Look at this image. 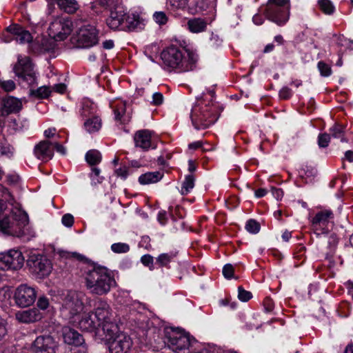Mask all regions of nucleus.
<instances>
[{"label":"nucleus","instance_id":"obj_5","mask_svg":"<svg viewBox=\"0 0 353 353\" xmlns=\"http://www.w3.org/2000/svg\"><path fill=\"white\" fill-rule=\"evenodd\" d=\"M166 343L169 348L177 353H201L198 349L199 343L191 339L190 335L178 332L174 330L168 332L166 334Z\"/></svg>","mask_w":353,"mask_h":353},{"label":"nucleus","instance_id":"obj_23","mask_svg":"<svg viewBox=\"0 0 353 353\" xmlns=\"http://www.w3.org/2000/svg\"><path fill=\"white\" fill-rule=\"evenodd\" d=\"M62 335L64 342L68 345L81 346L84 343L83 336L68 326L62 328Z\"/></svg>","mask_w":353,"mask_h":353},{"label":"nucleus","instance_id":"obj_13","mask_svg":"<svg viewBox=\"0 0 353 353\" xmlns=\"http://www.w3.org/2000/svg\"><path fill=\"white\" fill-rule=\"evenodd\" d=\"M334 214L331 210H323L317 212L312 218L311 223L312 230L316 236L327 234L329 225L332 224Z\"/></svg>","mask_w":353,"mask_h":353},{"label":"nucleus","instance_id":"obj_63","mask_svg":"<svg viewBox=\"0 0 353 353\" xmlns=\"http://www.w3.org/2000/svg\"><path fill=\"white\" fill-rule=\"evenodd\" d=\"M271 192L273 196L278 201L281 200L283 196V192L281 189L272 188Z\"/></svg>","mask_w":353,"mask_h":353},{"label":"nucleus","instance_id":"obj_35","mask_svg":"<svg viewBox=\"0 0 353 353\" xmlns=\"http://www.w3.org/2000/svg\"><path fill=\"white\" fill-rule=\"evenodd\" d=\"M195 179L192 174H188L185 176L181 187V194H188L194 186Z\"/></svg>","mask_w":353,"mask_h":353},{"label":"nucleus","instance_id":"obj_14","mask_svg":"<svg viewBox=\"0 0 353 353\" xmlns=\"http://www.w3.org/2000/svg\"><path fill=\"white\" fill-rule=\"evenodd\" d=\"M36 297L35 290L27 285H19L14 292L15 302L21 307L31 305L34 302Z\"/></svg>","mask_w":353,"mask_h":353},{"label":"nucleus","instance_id":"obj_38","mask_svg":"<svg viewBox=\"0 0 353 353\" xmlns=\"http://www.w3.org/2000/svg\"><path fill=\"white\" fill-rule=\"evenodd\" d=\"M318 4L321 11L325 14H332L334 12V6L330 0H319Z\"/></svg>","mask_w":353,"mask_h":353},{"label":"nucleus","instance_id":"obj_26","mask_svg":"<svg viewBox=\"0 0 353 353\" xmlns=\"http://www.w3.org/2000/svg\"><path fill=\"white\" fill-rule=\"evenodd\" d=\"M54 41L47 38L37 39V40L32 44V49L35 53H45L54 49Z\"/></svg>","mask_w":353,"mask_h":353},{"label":"nucleus","instance_id":"obj_25","mask_svg":"<svg viewBox=\"0 0 353 353\" xmlns=\"http://www.w3.org/2000/svg\"><path fill=\"white\" fill-rule=\"evenodd\" d=\"M7 30L14 37L17 42L23 44L29 43L32 40V37L29 31L24 30L19 26H9Z\"/></svg>","mask_w":353,"mask_h":353},{"label":"nucleus","instance_id":"obj_36","mask_svg":"<svg viewBox=\"0 0 353 353\" xmlns=\"http://www.w3.org/2000/svg\"><path fill=\"white\" fill-rule=\"evenodd\" d=\"M175 256L176 254L173 252L163 253L159 255L156 259V262L160 267H167Z\"/></svg>","mask_w":353,"mask_h":353},{"label":"nucleus","instance_id":"obj_11","mask_svg":"<svg viewBox=\"0 0 353 353\" xmlns=\"http://www.w3.org/2000/svg\"><path fill=\"white\" fill-rule=\"evenodd\" d=\"M72 23L68 18H57L50 23L48 34L54 41H63L72 32Z\"/></svg>","mask_w":353,"mask_h":353},{"label":"nucleus","instance_id":"obj_48","mask_svg":"<svg viewBox=\"0 0 353 353\" xmlns=\"http://www.w3.org/2000/svg\"><path fill=\"white\" fill-rule=\"evenodd\" d=\"M318 69L321 74L323 77H329L332 74V69L330 66L323 61L318 63Z\"/></svg>","mask_w":353,"mask_h":353},{"label":"nucleus","instance_id":"obj_55","mask_svg":"<svg viewBox=\"0 0 353 353\" xmlns=\"http://www.w3.org/2000/svg\"><path fill=\"white\" fill-rule=\"evenodd\" d=\"M330 134L334 138H340L343 134V128L339 125H334L330 129Z\"/></svg>","mask_w":353,"mask_h":353},{"label":"nucleus","instance_id":"obj_15","mask_svg":"<svg viewBox=\"0 0 353 353\" xmlns=\"http://www.w3.org/2000/svg\"><path fill=\"white\" fill-rule=\"evenodd\" d=\"M264 14L266 18L277 24L282 26L285 24L290 18V8H274L266 6Z\"/></svg>","mask_w":353,"mask_h":353},{"label":"nucleus","instance_id":"obj_57","mask_svg":"<svg viewBox=\"0 0 353 353\" xmlns=\"http://www.w3.org/2000/svg\"><path fill=\"white\" fill-rule=\"evenodd\" d=\"M163 102V96L161 92H157L152 94V101L151 103L153 105H160Z\"/></svg>","mask_w":353,"mask_h":353},{"label":"nucleus","instance_id":"obj_34","mask_svg":"<svg viewBox=\"0 0 353 353\" xmlns=\"http://www.w3.org/2000/svg\"><path fill=\"white\" fill-rule=\"evenodd\" d=\"M51 92L49 87L43 85L35 90H30V94L37 99H45L50 96Z\"/></svg>","mask_w":353,"mask_h":353},{"label":"nucleus","instance_id":"obj_27","mask_svg":"<svg viewBox=\"0 0 353 353\" xmlns=\"http://www.w3.org/2000/svg\"><path fill=\"white\" fill-rule=\"evenodd\" d=\"M28 127V121L20 117H18L17 118H10L8 123V130L11 133L21 132Z\"/></svg>","mask_w":353,"mask_h":353},{"label":"nucleus","instance_id":"obj_50","mask_svg":"<svg viewBox=\"0 0 353 353\" xmlns=\"http://www.w3.org/2000/svg\"><path fill=\"white\" fill-rule=\"evenodd\" d=\"M12 150H13V148L10 144H8L6 142L0 143V154L1 155L10 157L12 154Z\"/></svg>","mask_w":353,"mask_h":353},{"label":"nucleus","instance_id":"obj_28","mask_svg":"<svg viewBox=\"0 0 353 353\" xmlns=\"http://www.w3.org/2000/svg\"><path fill=\"white\" fill-rule=\"evenodd\" d=\"M141 26L142 23L138 15L134 14H128L126 13L122 30L132 31L136 29H141Z\"/></svg>","mask_w":353,"mask_h":353},{"label":"nucleus","instance_id":"obj_18","mask_svg":"<svg viewBox=\"0 0 353 353\" xmlns=\"http://www.w3.org/2000/svg\"><path fill=\"white\" fill-rule=\"evenodd\" d=\"M126 10L122 5L110 9V16L106 19L107 26L112 30H122Z\"/></svg>","mask_w":353,"mask_h":353},{"label":"nucleus","instance_id":"obj_21","mask_svg":"<svg viewBox=\"0 0 353 353\" xmlns=\"http://www.w3.org/2000/svg\"><path fill=\"white\" fill-rule=\"evenodd\" d=\"M34 152L37 158L42 161L50 160L54 155L52 142L46 140L40 141L35 145Z\"/></svg>","mask_w":353,"mask_h":353},{"label":"nucleus","instance_id":"obj_61","mask_svg":"<svg viewBox=\"0 0 353 353\" xmlns=\"http://www.w3.org/2000/svg\"><path fill=\"white\" fill-rule=\"evenodd\" d=\"M291 90L288 87H284L279 91V97L281 99H287L291 97Z\"/></svg>","mask_w":353,"mask_h":353},{"label":"nucleus","instance_id":"obj_39","mask_svg":"<svg viewBox=\"0 0 353 353\" xmlns=\"http://www.w3.org/2000/svg\"><path fill=\"white\" fill-rule=\"evenodd\" d=\"M94 105L89 101H85L82 103V107L80 110V114L82 117H86L94 114Z\"/></svg>","mask_w":353,"mask_h":353},{"label":"nucleus","instance_id":"obj_4","mask_svg":"<svg viewBox=\"0 0 353 353\" xmlns=\"http://www.w3.org/2000/svg\"><path fill=\"white\" fill-rule=\"evenodd\" d=\"M85 294L82 292L70 291L63 299L61 314L71 323L77 322V318L84 309Z\"/></svg>","mask_w":353,"mask_h":353},{"label":"nucleus","instance_id":"obj_51","mask_svg":"<svg viewBox=\"0 0 353 353\" xmlns=\"http://www.w3.org/2000/svg\"><path fill=\"white\" fill-rule=\"evenodd\" d=\"M99 3L103 6L112 9L119 5H121V0H97Z\"/></svg>","mask_w":353,"mask_h":353},{"label":"nucleus","instance_id":"obj_60","mask_svg":"<svg viewBox=\"0 0 353 353\" xmlns=\"http://www.w3.org/2000/svg\"><path fill=\"white\" fill-rule=\"evenodd\" d=\"M49 305L48 299L45 296H41L37 301V306L41 310H46Z\"/></svg>","mask_w":353,"mask_h":353},{"label":"nucleus","instance_id":"obj_22","mask_svg":"<svg viewBox=\"0 0 353 353\" xmlns=\"http://www.w3.org/2000/svg\"><path fill=\"white\" fill-rule=\"evenodd\" d=\"M152 134L148 130L137 131L134 136L135 146L143 150H148L150 148H155L156 146L152 145Z\"/></svg>","mask_w":353,"mask_h":353},{"label":"nucleus","instance_id":"obj_47","mask_svg":"<svg viewBox=\"0 0 353 353\" xmlns=\"http://www.w3.org/2000/svg\"><path fill=\"white\" fill-rule=\"evenodd\" d=\"M0 88L6 92L13 91L16 88V84L12 80H2L0 79Z\"/></svg>","mask_w":353,"mask_h":353},{"label":"nucleus","instance_id":"obj_6","mask_svg":"<svg viewBox=\"0 0 353 353\" xmlns=\"http://www.w3.org/2000/svg\"><path fill=\"white\" fill-rule=\"evenodd\" d=\"M215 108L208 104H198L193 107L190 118L192 125L196 130L205 129L216 120Z\"/></svg>","mask_w":353,"mask_h":353},{"label":"nucleus","instance_id":"obj_43","mask_svg":"<svg viewBox=\"0 0 353 353\" xmlns=\"http://www.w3.org/2000/svg\"><path fill=\"white\" fill-rule=\"evenodd\" d=\"M266 6L270 8L280 7V8H290V0H268Z\"/></svg>","mask_w":353,"mask_h":353},{"label":"nucleus","instance_id":"obj_8","mask_svg":"<svg viewBox=\"0 0 353 353\" xmlns=\"http://www.w3.org/2000/svg\"><path fill=\"white\" fill-rule=\"evenodd\" d=\"M105 343L108 345L110 353H130L133 342L132 339L128 334L120 332L119 327L117 332L112 335L111 339H108L106 334L101 336Z\"/></svg>","mask_w":353,"mask_h":353},{"label":"nucleus","instance_id":"obj_53","mask_svg":"<svg viewBox=\"0 0 353 353\" xmlns=\"http://www.w3.org/2000/svg\"><path fill=\"white\" fill-rule=\"evenodd\" d=\"M141 263L146 267H148L150 270H154V259L150 254H145L141 258Z\"/></svg>","mask_w":353,"mask_h":353},{"label":"nucleus","instance_id":"obj_46","mask_svg":"<svg viewBox=\"0 0 353 353\" xmlns=\"http://www.w3.org/2000/svg\"><path fill=\"white\" fill-rule=\"evenodd\" d=\"M125 112V103L120 102L114 109V119L116 121H121L123 115Z\"/></svg>","mask_w":353,"mask_h":353},{"label":"nucleus","instance_id":"obj_9","mask_svg":"<svg viewBox=\"0 0 353 353\" xmlns=\"http://www.w3.org/2000/svg\"><path fill=\"white\" fill-rule=\"evenodd\" d=\"M72 39L78 48H91L98 43V30L92 25H83Z\"/></svg>","mask_w":353,"mask_h":353},{"label":"nucleus","instance_id":"obj_40","mask_svg":"<svg viewBox=\"0 0 353 353\" xmlns=\"http://www.w3.org/2000/svg\"><path fill=\"white\" fill-rule=\"evenodd\" d=\"M101 170L98 168H92V172L90 174L91 179V184L92 185H97L103 182L104 177L101 176Z\"/></svg>","mask_w":353,"mask_h":353},{"label":"nucleus","instance_id":"obj_31","mask_svg":"<svg viewBox=\"0 0 353 353\" xmlns=\"http://www.w3.org/2000/svg\"><path fill=\"white\" fill-rule=\"evenodd\" d=\"M163 174L160 172H148L141 174L139 177V181L141 184L146 185L152 183H157L161 179Z\"/></svg>","mask_w":353,"mask_h":353},{"label":"nucleus","instance_id":"obj_49","mask_svg":"<svg viewBox=\"0 0 353 353\" xmlns=\"http://www.w3.org/2000/svg\"><path fill=\"white\" fill-rule=\"evenodd\" d=\"M330 141V134L327 133L319 134L318 137V145L320 148H326Z\"/></svg>","mask_w":353,"mask_h":353},{"label":"nucleus","instance_id":"obj_20","mask_svg":"<svg viewBox=\"0 0 353 353\" xmlns=\"http://www.w3.org/2000/svg\"><path fill=\"white\" fill-rule=\"evenodd\" d=\"M73 324L78 325L80 329L84 331H97V334L99 330L101 329V326L94 318V315L92 312L83 314L81 318H79V316L77 318V322Z\"/></svg>","mask_w":353,"mask_h":353},{"label":"nucleus","instance_id":"obj_16","mask_svg":"<svg viewBox=\"0 0 353 353\" xmlns=\"http://www.w3.org/2000/svg\"><path fill=\"white\" fill-rule=\"evenodd\" d=\"M57 344L50 335L39 336L32 343L30 350L34 353L46 352L48 353H55Z\"/></svg>","mask_w":353,"mask_h":353},{"label":"nucleus","instance_id":"obj_2","mask_svg":"<svg viewBox=\"0 0 353 353\" xmlns=\"http://www.w3.org/2000/svg\"><path fill=\"white\" fill-rule=\"evenodd\" d=\"M161 58L165 67L183 72L193 70L197 55L192 52L172 45L164 49Z\"/></svg>","mask_w":353,"mask_h":353},{"label":"nucleus","instance_id":"obj_33","mask_svg":"<svg viewBox=\"0 0 353 353\" xmlns=\"http://www.w3.org/2000/svg\"><path fill=\"white\" fill-rule=\"evenodd\" d=\"M85 160L90 165H95L101 161V154L97 150H90L85 154Z\"/></svg>","mask_w":353,"mask_h":353},{"label":"nucleus","instance_id":"obj_58","mask_svg":"<svg viewBox=\"0 0 353 353\" xmlns=\"http://www.w3.org/2000/svg\"><path fill=\"white\" fill-rule=\"evenodd\" d=\"M339 242V239L335 234H332L328 238V247L330 249V251L332 252L334 250Z\"/></svg>","mask_w":353,"mask_h":353},{"label":"nucleus","instance_id":"obj_19","mask_svg":"<svg viewBox=\"0 0 353 353\" xmlns=\"http://www.w3.org/2000/svg\"><path fill=\"white\" fill-rule=\"evenodd\" d=\"M23 108L22 101L12 96L3 98L1 101L0 113L2 117L17 114Z\"/></svg>","mask_w":353,"mask_h":353},{"label":"nucleus","instance_id":"obj_7","mask_svg":"<svg viewBox=\"0 0 353 353\" xmlns=\"http://www.w3.org/2000/svg\"><path fill=\"white\" fill-rule=\"evenodd\" d=\"M28 216L19 212L18 214L0 216V231L3 233L19 236L23 234V228L28 224Z\"/></svg>","mask_w":353,"mask_h":353},{"label":"nucleus","instance_id":"obj_44","mask_svg":"<svg viewBox=\"0 0 353 353\" xmlns=\"http://www.w3.org/2000/svg\"><path fill=\"white\" fill-rule=\"evenodd\" d=\"M152 17L154 21L159 26L165 25L168 21V16L162 11L155 12Z\"/></svg>","mask_w":353,"mask_h":353},{"label":"nucleus","instance_id":"obj_24","mask_svg":"<svg viewBox=\"0 0 353 353\" xmlns=\"http://www.w3.org/2000/svg\"><path fill=\"white\" fill-rule=\"evenodd\" d=\"M41 318V313L36 308H32L16 313V319L19 322L24 323H33L40 320Z\"/></svg>","mask_w":353,"mask_h":353},{"label":"nucleus","instance_id":"obj_1","mask_svg":"<svg viewBox=\"0 0 353 353\" xmlns=\"http://www.w3.org/2000/svg\"><path fill=\"white\" fill-rule=\"evenodd\" d=\"M83 270L85 286L93 294H107L116 285L112 272L105 266L94 263H88Z\"/></svg>","mask_w":353,"mask_h":353},{"label":"nucleus","instance_id":"obj_32","mask_svg":"<svg viewBox=\"0 0 353 353\" xmlns=\"http://www.w3.org/2000/svg\"><path fill=\"white\" fill-rule=\"evenodd\" d=\"M101 125V119L99 117H92L84 122V128L89 133L98 132Z\"/></svg>","mask_w":353,"mask_h":353},{"label":"nucleus","instance_id":"obj_56","mask_svg":"<svg viewBox=\"0 0 353 353\" xmlns=\"http://www.w3.org/2000/svg\"><path fill=\"white\" fill-rule=\"evenodd\" d=\"M168 2L173 8L179 9L187 6L188 0H168Z\"/></svg>","mask_w":353,"mask_h":353},{"label":"nucleus","instance_id":"obj_52","mask_svg":"<svg viewBox=\"0 0 353 353\" xmlns=\"http://www.w3.org/2000/svg\"><path fill=\"white\" fill-rule=\"evenodd\" d=\"M238 297L241 301H248L252 297V293L250 292L245 290L241 286L238 288Z\"/></svg>","mask_w":353,"mask_h":353},{"label":"nucleus","instance_id":"obj_64","mask_svg":"<svg viewBox=\"0 0 353 353\" xmlns=\"http://www.w3.org/2000/svg\"><path fill=\"white\" fill-rule=\"evenodd\" d=\"M53 150H56L57 152L64 155L66 154V150L61 144L57 142H52Z\"/></svg>","mask_w":353,"mask_h":353},{"label":"nucleus","instance_id":"obj_62","mask_svg":"<svg viewBox=\"0 0 353 353\" xmlns=\"http://www.w3.org/2000/svg\"><path fill=\"white\" fill-rule=\"evenodd\" d=\"M128 168L125 166H123L122 168H120L117 170H116L115 172L118 176L121 177L122 179H125L127 178L128 175Z\"/></svg>","mask_w":353,"mask_h":353},{"label":"nucleus","instance_id":"obj_59","mask_svg":"<svg viewBox=\"0 0 353 353\" xmlns=\"http://www.w3.org/2000/svg\"><path fill=\"white\" fill-rule=\"evenodd\" d=\"M62 223L66 227H72L74 223V217L70 214H65L62 216Z\"/></svg>","mask_w":353,"mask_h":353},{"label":"nucleus","instance_id":"obj_41","mask_svg":"<svg viewBox=\"0 0 353 353\" xmlns=\"http://www.w3.org/2000/svg\"><path fill=\"white\" fill-rule=\"evenodd\" d=\"M0 193L2 196L5 197L6 201L0 199V216L7 208L6 201H8V197H11V195L7 188L0 185Z\"/></svg>","mask_w":353,"mask_h":353},{"label":"nucleus","instance_id":"obj_29","mask_svg":"<svg viewBox=\"0 0 353 353\" xmlns=\"http://www.w3.org/2000/svg\"><path fill=\"white\" fill-rule=\"evenodd\" d=\"M207 24V21L201 18H193L188 21V29L193 33H199L205 31Z\"/></svg>","mask_w":353,"mask_h":353},{"label":"nucleus","instance_id":"obj_3","mask_svg":"<svg viewBox=\"0 0 353 353\" xmlns=\"http://www.w3.org/2000/svg\"><path fill=\"white\" fill-rule=\"evenodd\" d=\"M92 312L101 326L98 335L101 336L106 334L108 338L111 339L112 335L117 332L118 325L113 321L112 311L110 305L105 300L99 299L94 302Z\"/></svg>","mask_w":353,"mask_h":353},{"label":"nucleus","instance_id":"obj_45","mask_svg":"<svg viewBox=\"0 0 353 353\" xmlns=\"http://www.w3.org/2000/svg\"><path fill=\"white\" fill-rule=\"evenodd\" d=\"M245 229L252 234H256L260 230V224L254 219H250L247 221Z\"/></svg>","mask_w":353,"mask_h":353},{"label":"nucleus","instance_id":"obj_42","mask_svg":"<svg viewBox=\"0 0 353 353\" xmlns=\"http://www.w3.org/2000/svg\"><path fill=\"white\" fill-rule=\"evenodd\" d=\"M111 250L116 254L127 253L130 250V245L125 243H114L111 245Z\"/></svg>","mask_w":353,"mask_h":353},{"label":"nucleus","instance_id":"obj_37","mask_svg":"<svg viewBox=\"0 0 353 353\" xmlns=\"http://www.w3.org/2000/svg\"><path fill=\"white\" fill-rule=\"evenodd\" d=\"M57 254L61 258L75 259L79 261H87V259L85 256L76 252H70L65 250H58Z\"/></svg>","mask_w":353,"mask_h":353},{"label":"nucleus","instance_id":"obj_10","mask_svg":"<svg viewBox=\"0 0 353 353\" xmlns=\"http://www.w3.org/2000/svg\"><path fill=\"white\" fill-rule=\"evenodd\" d=\"M15 75L29 85L36 83L37 77L33 65L28 57L18 56L17 62L13 67Z\"/></svg>","mask_w":353,"mask_h":353},{"label":"nucleus","instance_id":"obj_12","mask_svg":"<svg viewBox=\"0 0 353 353\" xmlns=\"http://www.w3.org/2000/svg\"><path fill=\"white\" fill-rule=\"evenodd\" d=\"M27 264L31 272L39 278L49 275L52 270L51 262L42 255L30 256Z\"/></svg>","mask_w":353,"mask_h":353},{"label":"nucleus","instance_id":"obj_17","mask_svg":"<svg viewBox=\"0 0 353 353\" xmlns=\"http://www.w3.org/2000/svg\"><path fill=\"white\" fill-rule=\"evenodd\" d=\"M0 261L7 269H20L24 263V258L20 251L11 250L7 253L0 254Z\"/></svg>","mask_w":353,"mask_h":353},{"label":"nucleus","instance_id":"obj_54","mask_svg":"<svg viewBox=\"0 0 353 353\" xmlns=\"http://www.w3.org/2000/svg\"><path fill=\"white\" fill-rule=\"evenodd\" d=\"M234 268L230 263L225 264L223 268V274L227 279H230L233 277Z\"/></svg>","mask_w":353,"mask_h":353},{"label":"nucleus","instance_id":"obj_30","mask_svg":"<svg viewBox=\"0 0 353 353\" xmlns=\"http://www.w3.org/2000/svg\"><path fill=\"white\" fill-rule=\"evenodd\" d=\"M59 8L68 14H73L79 8L77 0H55Z\"/></svg>","mask_w":353,"mask_h":353}]
</instances>
